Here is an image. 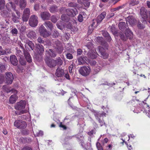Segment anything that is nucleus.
Returning a JSON list of instances; mask_svg holds the SVG:
<instances>
[{"mask_svg": "<svg viewBox=\"0 0 150 150\" xmlns=\"http://www.w3.org/2000/svg\"><path fill=\"white\" fill-rule=\"evenodd\" d=\"M49 53L50 56L51 57H54L56 56V53L53 52L52 49H50Z\"/></svg>", "mask_w": 150, "mask_h": 150, "instance_id": "42", "label": "nucleus"}, {"mask_svg": "<svg viewBox=\"0 0 150 150\" xmlns=\"http://www.w3.org/2000/svg\"><path fill=\"white\" fill-rule=\"evenodd\" d=\"M66 11L68 16H74L78 13L77 9L75 8L68 9L66 10Z\"/></svg>", "mask_w": 150, "mask_h": 150, "instance_id": "12", "label": "nucleus"}, {"mask_svg": "<svg viewBox=\"0 0 150 150\" xmlns=\"http://www.w3.org/2000/svg\"><path fill=\"white\" fill-rule=\"evenodd\" d=\"M6 7L8 11H9L10 10H11V9H12L13 10L16 12L19 18L20 17L21 15L20 12L16 10L15 6L12 2H11L7 4L6 5Z\"/></svg>", "mask_w": 150, "mask_h": 150, "instance_id": "8", "label": "nucleus"}, {"mask_svg": "<svg viewBox=\"0 0 150 150\" xmlns=\"http://www.w3.org/2000/svg\"><path fill=\"white\" fill-rule=\"evenodd\" d=\"M86 57H84L82 56L79 57L78 59V64L79 65H83L86 63V61L88 60Z\"/></svg>", "mask_w": 150, "mask_h": 150, "instance_id": "18", "label": "nucleus"}, {"mask_svg": "<svg viewBox=\"0 0 150 150\" xmlns=\"http://www.w3.org/2000/svg\"><path fill=\"white\" fill-rule=\"evenodd\" d=\"M10 61L11 63L14 65H16L18 63V60L16 57L14 55L10 56Z\"/></svg>", "mask_w": 150, "mask_h": 150, "instance_id": "19", "label": "nucleus"}, {"mask_svg": "<svg viewBox=\"0 0 150 150\" xmlns=\"http://www.w3.org/2000/svg\"><path fill=\"white\" fill-rule=\"evenodd\" d=\"M85 6L88 7L90 5V3L88 1H86L85 4H83Z\"/></svg>", "mask_w": 150, "mask_h": 150, "instance_id": "64", "label": "nucleus"}, {"mask_svg": "<svg viewBox=\"0 0 150 150\" xmlns=\"http://www.w3.org/2000/svg\"><path fill=\"white\" fill-rule=\"evenodd\" d=\"M53 35L54 37H56L59 36V34L58 32L56 30H54L53 33Z\"/></svg>", "mask_w": 150, "mask_h": 150, "instance_id": "55", "label": "nucleus"}, {"mask_svg": "<svg viewBox=\"0 0 150 150\" xmlns=\"http://www.w3.org/2000/svg\"><path fill=\"white\" fill-rule=\"evenodd\" d=\"M82 51L81 49H78L77 50V55H80L82 54Z\"/></svg>", "mask_w": 150, "mask_h": 150, "instance_id": "56", "label": "nucleus"}, {"mask_svg": "<svg viewBox=\"0 0 150 150\" xmlns=\"http://www.w3.org/2000/svg\"><path fill=\"white\" fill-rule=\"evenodd\" d=\"M105 16L106 13L105 12H103L98 16L97 20H95V21H94L93 23L91 26L89 27V30H88V34H91V33L93 29V28H95L98 25L104 18Z\"/></svg>", "mask_w": 150, "mask_h": 150, "instance_id": "1", "label": "nucleus"}, {"mask_svg": "<svg viewBox=\"0 0 150 150\" xmlns=\"http://www.w3.org/2000/svg\"><path fill=\"white\" fill-rule=\"evenodd\" d=\"M55 60L57 62V64L59 65L60 66L63 63L62 61L60 58H59Z\"/></svg>", "mask_w": 150, "mask_h": 150, "instance_id": "45", "label": "nucleus"}, {"mask_svg": "<svg viewBox=\"0 0 150 150\" xmlns=\"http://www.w3.org/2000/svg\"><path fill=\"white\" fill-rule=\"evenodd\" d=\"M38 91L39 92L42 93L43 92H44L45 90L43 88L41 87L39 88Z\"/></svg>", "mask_w": 150, "mask_h": 150, "instance_id": "58", "label": "nucleus"}, {"mask_svg": "<svg viewBox=\"0 0 150 150\" xmlns=\"http://www.w3.org/2000/svg\"><path fill=\"white\" fill-rule=\"evenodd\" d=\"M96 40L97 42L99 43H101V44L104 46L105 45H104L103 43V38L102 37H98L97 38Z\"/></svg>", "mask_w": 150, "mask_h": 150, "instance_id": "35", "label": "nucleus"}, {"mask_svg": "<svg viewBox=\"0 0 150 150\" xmlns=\"http://www.w3.org/2000/svg\"><path fill=\"white\" fill-rule=\"evenodd\" d=\"M95 115H96V119H97V120L100 124V126H101L103 125L104 124V122L102 121H101L99 118H98V116L96 115V114H95Z\"/></svg>", "mask_w": 150, "mask_h": 150, "instance_id": "49", "label": "nucleus"}, {"mask_svg": "<svg viewBox=\"0 0 150 150\" xmlns=\"http://www.w3.org/2000/svg\"><path fill=\"white\" fill-rule=\"evenodd\" d=\"M38 42L40 43H43L44 41L42 40V38L40 37H39L38 39Z\"/></svg>", "mask_w": 150, "mask_h": 150, "instance_id": "61", "label": "nucleus"}, {"mask_svg": "<svg viewBox=\"0 0 150 150\" xmlns=\"http://www.w3.org/2000/svg\"><path fill=\"white\" fill-rule=\"evenodd\" d=\"M87 16L86 14L83 13V15L81 14H80L78 17V20L80 22H82L83 20V18Z\"/></svg>", "mask_w": 150, "mask_h": 150, "instance_id": "30", "label": "nucleus"}, {"mask_svg": "<svg viewBox=\"0 0 150 150\" xmlns=\"http://www.w3.org/2000/svg\"><path fill=\"white\" fill-rule=\"evenodd\" d=\"M143 103L144 104V107L145 108V111L146 112L148 111L149 112H150V107H149V105L147 104H144V102Z\"/></svg>", "mask_w": 150, "mask_h": 150, "instance_id": "36", "label": "nucleus"}, {"mask_svg": "<svg viewBox=\"0 0 150 150\" xmlns=\"http://www.w3.org/2000/svg\"><path fill=\"white\" fill-rule=\"evenodd\" d=\"M126 21L127 24L129 23L132 26L135 25L136 22V20L132 16H129L127 18Z\"/></svg>", "mask_w": 150, "mask_h": 150, "instance_id": "11", "label": "nucleus"}, {"mask_svg": "<svg viewBox=\"0 0 150 150\" xmlns=\"http://www.w3.org/2000/svg\"><path fill=\"white\" fill-rule=\"evenodd\" d=\"M6 53V52L5 50H3L2 47L0 46V55L4 54Z\"/></svg>", "mask_w": 150, "mask_h": 150, "instance_id": "46", "label": "nucleus"}, {"mask_svg": "<svg viewBox=\"0 0 150 150\" xmlns=\"http://www.w3.org/2000/svg\"><path fill=\"white\" fill-rule=\"evenodd\" d=\"M12 91L15 94L11 95L10 96L9 99V102L13 104L16 101V100L18 98L17 97L15 94L17 93V91L15 89H13Z\"/></svg>", "mask_w": 150, "mask_h": 150, "instance_id": "14", "label": "nucleus"}, {"mask_svg": "<svg viewBox=\"0 0 150 150\" xmlns=\"http://www.w3.org/2000/svg\"><path fill=\"white\" fill-rule=\"evenodd\" d=\"M50 16V14L49 13L47 12H42L40 14L41 17L43 20H49Z\"/></svg>", "mask_w": 150, "mask_h": 150, "instance_id": "16", "label": "nucleus"}, {"mask_svg": "<svg viewBox=\"0 0 150 150\" xmlns=\"http://www.w3.org/2000/svg\"><path fill=\"white\" fill-rule=\"evenodd\" d=\"M44 25L46 28H48L51 31H52L53 29V26L50 22L49 21H45L44 23Z\"/></svg>", "mask_w": 150, "mask_h": 150, "instance_id": "22", "label": "nucleus"}, {"mask_svg": "<svg viewBox=\"0 0 150 150\" xmlns=\"http://www.w3.org/2000/svg\"><path fill=\"white\" fill-rule=\"evenodd\" d=\"M103 35L108 40L110 41L111 40V38L109 34L106 31H103Z\"/></svg>", "mask_w": 150, "mask_h": 150, "instance_id": "25", "label": "nucleus"}, {"mask_svg": "<svg viewBox=\"0 0 150 150\" xmlns=\"http://www.w3.org/2000/svg\"><path fill=\"white\" fill-rule=\"evenodd\" d=\"M6 69L4 65L0 64V72H2L4 71Z\"/></svg>", "mask_w": 150, "mask_h": 150, "instance_id": "50", "label": "nucleus"}, {"mask_svg": "<svg viewBox=\"0 0 150 150\" xmlns=\"http://www.w3.org/2000/svg\"><path fill=\"white\" fill-rule=\"evenodd\" d=\"M75 21H74H74H73L72 22H69V23H68V24H67V28L70 29H72L73 26L72 23H73V24L74 23H75Z\"/></svg>", "mask_w": 150, "mask_h": 150, "instance_id": "44", "label": "nucleus"}, {"mask_svg": "<svg viewBox=\"0 0 150 150\" xmlns=\"http://www.w3.org/2000/svg\"><path fill=\"white\" fill-rule=\"evenodd\" d=\"M120 35V37L123 40H126L127 39V37L125 35V34H122L121 33V34H120L119 33L118 34V35Z\"/></svg>", "mask_w": 150, "mask_h": 150, "instance_id": "39", "label": "nucleus"}, {"mask_svg": "<svg viewBox=\"0 0 150 150\" xmlns=\"http://www.w3.org/2000/svg\"><path fill=\"white\" fill-rule=\"evenodd\" d=\"M139 3V2L138 1H137L136 0H133L131 1L129 4L131 6H134L138 4Z\"/></svg>", "mask_w": 150, "mask_h": 150, "instance_id": "37", "label": "nucleus"}, {"mask_svg": "<svg viewBox=\"0 0 150 150\" xmlns=\"http://www.w3.org/2000/svg\"><path fill=\"white\" fill-rule=\"evenodd\" d=\"M43 135V132L42 131H40L37 133V135L38 136H42Z\"/></svg>", "mask_w": 150, "mask_h": 150, "instance_id": "60", "label": "nucleus"}, {"mask_svg": "<svg viewBox=\"0 0 150 150\" xmlns=\"http://www.w3.org/2000/svg\"><path fill=\"white\" fill-rule=\"evenodd\" d=\"M26 3L25 0H20V6L21 8L23 9L26 6Z\"/></svg>", "mask_w": 150, "mask_h": 150, "instance_id": "29", "label": "nucleus"}, {"mask_svg": "<svg viewBox=\"0 0 150 150\" xmlns=\"http://www.w3.org/2000/svg\"><path fill=\"white\" fill-rule=\"evenodd\" d=\"M118 26L120 29L122 30H124L125 29H127L126 23L124 22H120Z\"/></svg>", "mask_w": 150, "mask_h": 150, "instance_id": "24", "label": "nucleus"}, {"mask_svg": "<svg viewBox=\"0 0 150 150\" xmlns=\"http://www.w3.org/2000/svg\"><path fill=\"white\" fill-rule=\"evenodd\" d=\"M39 31L40 35L44 38L49 36L51 34L50 31H48L43 25H42L39 28Z\"/></svg>", "mask_w": 150, "mask_h": 150, "instance_id": "5", "label": "nucleus"}, {"mask_svg": "<svg viewBox=\"0 0 150 150\" xmlns=\"http://www.w3.org/2000/svg\"><path fill=\"white\" fill-rule=\"evenodd\" d=\"M45 61L47 65L50 67H54L57 64V62L54 59H46Z\"/></svg>", "mask_w": 150, "mask_h": 150, "instance_id": "15", "label": "nucleus"}, {"mask_svg": "<svg viewBox=\"0 0 150 150\" xmlns=\"http://www.w3.org/2000/svg\"><path fill=\"white\" fill-rule=\"evenodd\" d=\"M23 150H32V149L30 147L26 146L23 148Z\"/></svg>", "mask_w": 150, "mask_h": 150, "instance_id": "63", "label": "nucleus"}, {"mask_svg": "<svg viewBox=\"0 0 150 150\" xmlns=\"http://www.w3.org/2000/svg\"><path fill=\"white\" fill-rule=\"evenodd\" d=\"M98 49L100 52V53L101 57L104 59L107 58L108 56V54L105 52L104 48L101 46H99Z\"/></svg>", "mask_w": 150, "mask_h": 150, "instance_id": "17", "label": "nucleus"}, {"mask_svg": "<svg viewBox=\"0 0 150 150\" xmlns=\"http://www.w3.org/2000/svg\"><path fill=\"white\" fill-rule=\"evenodd\" d=\"M111 32H112L115 37L118 36L119 33L117 32L116 29L115 27L114 26H110L109 28Z\"/></svg>", "mask_w": 150, "mask_h": 150, "instance_id": "21", "label": "nucleus"}, {"mask_svg": "<svg viewBox=\"0 0 150 150\" xmlns=\"http://www.w3.org/2000/svg\"><path fill=\"white\" fill-rule=\"evenodd\" d=\"M66 49L67 50L70 51L73 49V47L71 45V44L69 43L66 46Z\"/></svg>", "mask_w": 150, "mask_h": 150, "instance_id": "41", "label": "nucleus"}, {"mask_svg": "<svg viewBox=\"0 0 150 150\" xmlns=\"http://www.w3.org/2000/svg\"><path fill=\"white\" fill-rule=\"evenodd\" d=\"M5 6V1L4 0H0V9L3 8Z\"/></svg>", "mask_w": 150, "mask_h": 150, "instance_id": "43", "label": "nucleus"}, {"mask_svg": "<svg viewBox=\"0 0 150 150\" xmlns=\"http://www.w3.org/2000/svg\"><path fill=\"white\" fill-rule=\"evenodd\" d=\"M27 36L28 37L34 39L36 38V35L35 32L32 31L29 32Z\"/></svg>", "mask_w": 150, "mask_h": 150, "instance_id": "26", "label": "nucleus"}, {"mask_svg": "<svg viewBox=\"0 0 150 150\" xmlns=\"http://www.w3.org/2000/svg\"><path fill=\"white\" fill-rule=\"evenodd\" d=\"M96 145L98 150H103V148L100 145V143L99 142H97Z\"/></svg>", "mask_w": 150, "mask_h": 150, "instance_id": "47", "label": "nucleus"}, {"mask_svg": "<svg viewBox=\"0 0 150 150\" xmlns=\"http://www.w3.org/2000/svg\"><path fill=\"white\" fill-rule=\"evenodd\" d=\"M74 66L73 64L71 65L69 67V69L70 73L72 74Z\"/></svg>", "mask_w": 150, "mask_h": 150, "instance_id": "48", "label": "nucleus"}, {"mask_svg": "<svg viewBox=\"0 0 150 150\" xmlns=\"http://www.w3.org/2000/svg\"><path fill=\"white\" fill-rule=\"evenodd\" d=\"M51 20L53 23H55L57 21V19L54 16H52L51 17Z\"/></svg>", "mask_w": 150, "mask_h": 150, "instance_id": "51", "label": "nucleus"}, {"mask_svg": "<svg viewBox=\"0 0 150 150\" xmlns=\"http://www.w3.org/2000/svg\"><path fill=\"white\" fill-rule=\"evenodd\" d=\"M68 17L66 14H63L61 16V19L63 21H67Z\"/></svg>", "mask_w": 150, "mask_h": 150, "instance_id": "40", "label": "nucleus"}, {"mask_svg": "<svg viewBox=\"0 0 150 150\" xmlns=\"http://www.w3.org/2000/svg\"><path fill=\"white\" fill-rule=\"evenodd\" d=\"M112 145L111 144H109L108 146H107L106 148V150H111L112 149Z\"/></svg>", "mask_w": 150, "mask_h": 150, "instance_id": "62", "label": "nucleus"}, {"mask_svg": "<svg viewBox=\"0 0 150 150\" xmlns=\"http://www.w3.org/2000/svg\"><path fill=\"white\" fill-rule=\"evenodd\" d=\"M57 28L60 30H62L64 28V25L61 22L57 23Z\"/></svg>", "mask_w": 150, "mask_h": 150, "instance_id": "38", "label": "nucleus"}, {"mask_svg": "<svg viewBox=\"0 0 150 150\" xmlns=\"http://www.w3.org/2000/svg\"><path fill=\"white\" fill-rule=\"evenodd\" d=\"M38 23V18L35 15L31 16L30 18L29 23L30 26L35 27L37 25Z\"/></svg>", "mask_w": 150, "mask_h": 150, "instance_id": "7", "label": "nucleus"}, {"mask_svg": "<svg viewBox=\"0 0 150 150\" xmlns=\"http://www.w3.org/2000/svg\"><path fill=\"white\" fill-rule=\"evenodd\" d=\"M67 58L69 59H71L73 58V56L72 54L70 53L67 54L66 55Z\"/></svg>", "mask_w": 150, "mask_h": 150, "instance_id": "53", "label": "nucleus"}, {"mask_svg": "<svg viewBox=\"0 0 150 150\" xmlns=\"http://www.w3.org/2000/svg\"><path fill=\"white\" fill-rule=\"evenodd\" d=\"M12 19L15 23H17L19 22V17H17L14 13H12Z\"/></svg>", "mask_w": 150, "mask_h": 150, "instance_id": "28", "label": "nucleus"}, {"mask_svg": "<svg viewBox=\"0 0 150 150\" xmlns=\"http://www.w3.org/2000/svg\"><path fill=\"white\" fill-rule=\"evenodd\" d=\"M79 71L81 75L86 76L89 75L91 72V69L88 67L83 66L80 68Z\"/></svg>", "mask_w": 150, "mask_h": 150, "instance_id": "4", "label": "nucleus"}, {"mask_svg": "<svg viewBox=\"0 0 150 150\" xmlns=\"http://www.w3.org/2000/svg\"><path fill=\"white\" fill-rule=\"evenodd\" d=\"M26 29V27L24 25L22 26L21 27V29H20V31L21 32H23L25 31Z\"/></svg>", "mask_w": 150, "mask_h": 150, "instance_id": "57", "label": "nucleus"}, {"mask_svg": "<svg viewBox=\"0 0 150 150\" xmlns=\"http://www.w3.org/2000/svg\"><path fill=\"white\" fill-rule=\"evenodd\" d=\"M86 46L90 50L87 54L88 57L92 59L96 58L98 54L94 48L93 44L91 42H89Z\"/></svg>", "mask_w": 150, "mask_h": 150, "instance_id": "2", "label": "nucleus"}, {"mask_svg": "<svg viewBox=\"0 0 150 150\" xmlns=\"http://www.w3.org/2000/svg\"><path fill=\"white\" fill-rule=\"evenodd\" d=\"M25 57L27 61L30 63L32 61V59L30 55L28 52H25L24 53Z\"/></svg>", "mask_w": 150, "mask_h": 150, "instance_id": "27", "label": "nucleus"}, {"mask_svg": "<svg viewBox=\"0 0 150 150\" xmlns=\"http://www.w3.org/2000/svg\"><path fill=\"white\" fill-rule=\"evenodd\" d=\"M137 27L139 29H142L144 28V26L142 24L140 23H139L137 24Z\"/></svg>", "mask_w": 150, "mask_h": 150, "instance_id": "54", "label": "nucleus"}, {"mask_svg": "<svg viewBox=\"0 0 150 150\" xmlns=\"http://www.w3.org/2000/svg\"><path fill=\"white\" fill-rule=\"evenodd\" d=\"M14 125L18 128L24 129L26 127L27 124L24 121L18 120L15 121Z\"/></svg>", "mask_w": 150, "mask_h": 150, "instance_id": "6", "label": "nucleus"}, {"mask_svg": "<svg viewBox=\"0 0 150 150\" xmlns=\"http://www.w3.org/2000/svg\"><path fill=\"white\" fill-rule=\"evenodd\" d=\"M125 35L129 39H132L133 37V34L132 33L130 30L129 29H127L126 30V33Z\"/></svg>", "mask_w": 150, "mask_h": 150, "instance_id": "23", "label": "nucleus"}, {"mask_svg": "<svg viewBox=\"0 0 150 150\" xmlns=\"http://www.w3.org/2000/svg\"><path fill=\"white\" fill-rule=\"evenodd\" d=\"M26 105V102L25 100H21L19 102L17 103L15 106L16 110H21L20 114H23L28 112L27 110H22L24 109Z\"/></svg>", "mask_w": 150, "mask_h": 150, "instance_id": "3", "label": "nucleus"}, {"mask_svg": "<svg viewBox=\"0 0 150 150\" xmlns=\"http://www.w3.org/2000/svg\"><path fill=\"white\" fill-rule=\"evenodd\" d=\"M6 81L7 83L11 84L13 80V77L12 74L10 72L6 74Z\"/></svg>", "mask_w": 150, "mask_h": 150, "instance_id": "13", "label": "nucleus"}, {"mask_svg": "<svg viewBox=\"0 0 150 150\" xmlns=\"http://www.w3.org/2000/svg\"><path fill=\"white\" fill-rule=\"evenodd\" d=\"M30 15V10L28 8L25 9L23 11L22 19L24 21L26 22L28 19Z\"/></svg>", "mask_w": 150, "mask_h": 150, "instance_id": "9", "label": "nucleus"}, {"mask_svg": "<svg viewBox=\"0 0 150 150\" xmlns=\"http://www.w3.org/2000/svg\"><path fill=\"white\" fill-rule=\"evenodd\" d=\"M49 10L51 13H54L58 11L57 7L53 6L50 7Z\"/></svg>", "mask_w": 150, "mask_h": 150, "instance_id": "32", "label": "nucleus"}, {"mask_svg": "<svg viewBox=\"0 0 150 150\" xmlns=\"http://www.w3.org/2000/svg\"><path fill=\"white\" fill-rule=\"evenodd\" d=\"M39 4H36L34 6V8L35 10L36 11L38 10L39 9Z\"/></svg>", "mask_w": 150, "mask_h": 150, "instance_id": "59", "label": "nucleus"}, {"mask_svg": "<svg viewBox=\"0 0 150 150\" xmlns=\"http://www.w3.org/2000/svg\"><path fill=\"white\" fill-rule=\"evenodd\" d=\"M148 13L146 10L144 8H141L140 9V14L142 18L144 19L145 22L148 20Z\"/></svg>", "mask_w": 150, "mask_h": 150, "instance_id": "10", "label": "nucleus"}, {"mask_svg": "<svg viewBox=\"0 0 150 150\" xmlns=\"http://www.w3.org/2000/svg\"><path fill=\"white\" fill-rule=\"evenodd\" d=\"M64 74V70L60 68H58L56 70V76L58 77H60L63 76Z\"/></svg>", "mask_w": 150, "mask_h": 150, "instance_id": "20", "label": "nucleus"}, {"mask_svg": "<svg viewBox=\"0 0 150 150\" xmlns=\"http://www.w3.org/2000/svg\"><path fill=\"white\" fill-rule=\"evenodd\" d=\"M19 62L22 65H25L26 64V62L23 58H21Z\"/></svg>", "mask_w": 150, "mask_h": 150, "instance_id": "52", "label": "nucleus"}, {"mask_svg": "<svg viewBox=\"0 0 150 150\" xmlns=\"http://www.w3.org/2000/svg\"><path fill=\"white\" fill-rule=\"evenodd\" d=\"M11 33L13 36H16L18 33V31L16 28H12L11 31Z\"/></svg>", "mask_w": 150, "mask_h": 150, "instance_id": "33", "label": "nucleus"}, {"mask_svg": "<svg viewBox=\"0 0 150 150\" xmlns=\"http://www.w3.org/2000/svg\"><path fill=\"white\" fill-rule=\"evenodd\" d=\"M28 46H29L30 47L31 49L33 50V49L34 45L33 43L31 41H29L25 45V47H27Z\"/></svg>", "mask_w": 150, "mask_h": 150, "instance_id": "31", "label": "nucleus"}, {"mask_svg": "<svg viewBox=\"0 0 150 150\" xmlns=\"http://www.w3.org/2000/svg\"><path fill=\"white\" fill-rule=\"evenodd\" d=\"M37 47L40 51L39 52H38V53L42 52L44 51L43 47L42 45L38 44L37 45Z\"/></svg>", "mask_w": 150, "mask_h": 150, "instance_id": "34", "label": "nucleus"}]
</instances>
